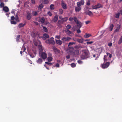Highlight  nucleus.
Here are the masks:
<instances>
[{"instance_id":"obj_59","label":"nucleus","mask_w":122,"mask_h":122,"mask_svg":"<svg viewBox=\"0 0 122 122\" xmlns=\"http://www.w3.org/2000/svg\"><path fill=\"white\" fill-rule=\"evenodd\" d=\"M31 2L33 4H35V0H31Z\"/></svg>"},{"instance_id":"obj_47","label":"nucleus","mask_w":122,"mask_h":122,"mask_svg":"<svg viewBox=\"0 0 122 122\" xmlns=\"http://www.w3.org/2000/svg\"><path fill=\"white\" fill-rule=\"evenodd\" d=\"M76 66V64L74 63H72L71 64V66L72 67H74Z\"/></svg>"},{"instance_id":"obj_16","label":"nucleus","mask_w":122,"mask_h":122,"mask_svg":"<svg viewBox=\"0 0 122 122\" xmlns=\"http://www.w3.org/2000/svg\"><path fill=\"white\" fill-rule=\"evenodd\" d=\"M3 10L6 12H8L9 11V8L7 6H5L3 8Z\"/></svg>"},{"instance_id":"obj_53","label":"nucleus","mask_w":122,"mask_h":122,"mask_svg":"<svg viewBox=\"0 0 122 122\" xmlns=\"http://www.w3.org/2000/svg\"><path fill=\"white\" fill-rule=\"evenodd\" d=\"M91 22V21H87L85 22L86 24V25H87L89 24V23H90Z\"/></svg>"},{"instance_id":"obj_23","label":"nucleus","mask_w":122,"mask_h":122,"mask_svg":"<svg viewBox=\"0 0 122 122\" xmlns=\"http://www.w3.org/2000/svg\"><path fill=\"white\" fill-rule=\"evenodd\" d=\"M122 43V36H121V38L118 42V44L120 45Z\"/></svg>"},{"instance_id":"obj_61","label":"nucleus","mask_w":122,"mask_h":122,"mask_svg":"<svg viewBox=\"0 0 122 122\" xmlns=\"http://www.w3.org/2000/svg\"><path fill=\"white\" fill-rule=\"evenodd\" d=\"M59 18L61 20H63V18H62V16H59Z\"/></svg>"},{"instance_id":"obj_1","label":"nucleus","mask_w":122,"mask_h":122,"mask_svg":"<svg viewBox=\"0 0 122 122\" xmlns=\"http://www.w3.org/2000/svg\"><path fill=\"white\" fill-rule=\"evenodd\" d=\"M82 52V55L81 56V59H84L88 57L89 55V51L86 50H83Z\"/></svg>"},{"instance_id":"obj_8","label":"nucleus","mask_w":122,"mask_h":122,"mask_svg":"<svg viewBox=\"0 0 122 122\" xmlns=\"http://www.w3.org/2000/svg\"><path fill=\"white\" fill-rule=\"evenodd\" d=\"M84 2L83 0H81V1L77 3V6L78 7H80L81 5H83L84 4Z\"/></svg>"},{"instance_id":"obj_64","label":"nucleus","mask_w":122,"mask_h":122,"mask_svg":"<svg viewBox=\"0 0 122 122\" xmlns=\"http://www.w3.org/2000/svg\"><path fill=\"white\" fill-rule=\"evenodd\" d=\"M120 14L121 15H122V9L120 11Z\"/></svg>"},{"instance_id":"obj_14","label":"nucleus","mask_w":122,"mask_h":122,"mask_svg":"<svg viewBox=\"0 0 122 122\" xmlns=\"http://www.w3.org/2000/svg\"><path fill=\"white\" fill-rule=\"evenodd\" d=\"M56 43L58 45H61L62 43V41L60 40H56Z\"/></svg>"},{"instance_id":"obj_50","label":"nucleus","mask_w":122,"mask_h":122,"mask_svg":"<svg viewBox=\"0 0 122 122\" xmlns=\"http://www.w3.org/2000/svg\"><path fill=\"white\" fill-rule=\"evenodd\" d=\"M94 42L92 41H90V42H86V44H91L93 43Z\"/></svg>"},{"instance_id":"obj_54","label":"nucleus","mask_w":122,"mask_h":122,"mask_svg":"<svg viewBox=\"0 0 122 122\" xmlns=\"http://www.w3.org/2000/svg\"><path fill=\"white\" fill-rule=\"evenodd\" d=\"M11 19L12 20H14L15 19V18L14 16H12L11 17Z\"/></svg>"},{"instance_id":"obj_49","label":"nucleus","mask_w":122,"mask_h":122,"mask_svg":"<svg viewBox=\"0 0 122 122\" xmlns=\"http://www.w3.org/2000/svg\"><path fill=\"white\" fill-rule=\"evenodd\" d=\"M86 5L88 6H89L90 5V1L89 0H88V1L86 3Z\"/></svg>"},{"instance_id":"obj_46","label":"nucleus","mask_w":122,"mask_h":122,"mask_svg":"<svg viewBox=\"0 0 122 122\" xmlns=\"http://www.w3.org/2000/svg\"><path fill=\"white\" fill-rule=\"evenodd\" d=\"M48 15L50 16H51L52 15V14L51 13L50 11H48L47 12Z\"/></svg>"},{"instance_id":"obj_42","label":"nucleus","mask_w":122,"mask_h":122,"mask_svg":"<svg viewBox=\"0 0 122 122\" xmlns=\"http://www.w3.org/2000/svg\"><path fill=\"white\" fill-rule=\"evenodd\" d=\"M10 22L11 24H16V22L14 21H11Z\"/></svg>"},{"instance_id":"obj_12","label":"nucleus","mask_w":122,"mask_h":122,"mask_svg":"<svg viewBox=\"0 0 122 122\" xmlns=\"http://www.w3.org/2000/svg\"><path fill=\"white\" fill-rule=\"evenodd\" d=\"M32 15L31 14L29 13H27L26 18L28 20H30L31 18Z\"/></svg>"},{"instance_id":"obj_60","label":"nucleus","mask_w":122,"mask_h":122,"mask_svg":"<svg viewBox=\"0 0 122 122\" xmlns=\"http://www.w3.org/2000/svg\"><path fill=\"white\" fill-rule=\"evenodd\" d=\"M66 58L67 59H69L70 58V56L69 55H68L66 56Z\"/></svg>"},{"instance_id":"obj_20","label":"nucleus","mask_w":122,"mask_h":122,"mask_svg":"<svg viewBox=\"0 0 122 122\" xmlns=\"http://www.w3.org/2000/svg\"><path fill=\"white\" fill-rule=\"evenodd\" d=\"M25 25V23H24V24H23L22 23H20L18 25V27L19 28H20L24 27Z\"/></svg>"},{"instance_id":"obj_56","label":"nucleus","mask_w":122,"mask_h":122,"mask_svg":"<svg viewBox=\"0 0 122 122\" xmlns=\"http://www.w3.org/2000/svg\"><path fill=\"white\" fill-rule=\"evenodd\" d=\"M55 38L58 39H59L60 38V36H56Z\"/></svg>"},{"instance_id":"obj_17","label":"nucleus","mask_w":122,"mask_h":122,"mask_svg":"<svg viewBox=\"0 0 122 122\" xmlns=\"http://www.w3.org/2000/svg\"><path fill=\"white\" fill-rule=\"evenodd\" d=\"M77 41L78 42L82 43L83 42L84 40L83 38L81 39H77Z\"/></svg>"},{"instance_id":"obj_11","label":"nucleus","mask_w":122,"mask_h":122,"mask_svg":"<svg viewBox=\"0 0 122 122\" xmlns=\"http://www.w3.org/2000/svg\"><path fill=\"white\" fill-rule=\"evenodd\" d=\"M49 37V36L46 33H45L43 35V36L42 38L43 40H45L47 38H48Z\"/></svg>"},{"instance_id":"obj_44","label":"nucleus","mask_w":122,"mask_h":122,"mask_svg":"<svg viewBox=\"0 0 122 122\" xmlns=\"http://www.w3.org/2000/svg\"><path fill=\"white\" fill-rule=\"evenodd\" d=\"M75 44V43L74 42H70L69 43L68 46H71Z\"/></svg>"},{"instance_id":"obj_36","label":"nucleus","mask_w":122,"mask_h":122,"mask_svg":"<svg viewBox=\"0 0 122 122\" xmlns=\"http://www.w3.org/2000/svg\"><path fill=\"white\" fill-rule=\"evenodd\" d=\"M43 5L42 4H41L39 5V6L38 7V9H42L43 8Z\"/></svg>"},{"instance_id":"obj_39","label":"nucleus","mask_w":122,"mask_h":122,"mask_svg":"<svg viewBox=\"0 0 122 122\" xmlns=\"http://www.w3.org/2000/svg\"><path fill=\"white\" fill-rule=\"evenodd\" d=\"M106 54H107V56H109V57L110 58H111L112 56V55L111 54L109 53L108 52H107Z\"/></svg>"},{"instance_id":"obj_38","label":"nucleus","mask_w":122,"mask_h":122,"mask_svg":"<svg viewBox=\"0 0 122 122\" xmlns=\"http://www.w3.org/2000/svg\"><path fill=\"white\" fill-rule=\"evenodd\" d=\"M45 20V19L44 17H42L41 19V22L42 23H43L44 22Z\"/></svg>"},{"instance_id":"obj_22","label":"nucleus","mask_w":122,"mask_h":122,"mask_svg":"<svg viewBox=\"0 0 122 122\" xmlns=\"http://www.w3.org/2000/svg\"><path fill=\"white\" fill-rule=\"evenodd\" d=\"M59 14L60 15L62 14L63 13V10L62 9H59Z\"/></svg>"},{"instance_id":"obj_9","label":"nucleus","mask_w":122,"mask_h":122,"mask_svg":"<svg viewBox=\"0 0 122 122\" xmlns=\"http://www.w3.org/2000/svg\"><path fill=\"white\" fill-rule=\"evenodd\" d=\"M71 39V38L68 37H64L61 39V40L63 41V42H64L66 41H69Z\"/></svg>"},{"instance_id":"obj_52","label":"nucleus","mask_w":122,"mask_h":122,"mask_svg":"<svg viewBox=\"0 0 122 122\" xmlns=\"http://www.w3.org/2000/svg\"><path fill=\"white\" fill-rule=\"evenodd\" d=\"M78 63L79 64H81L82 63V62L80 60H78L77 61Z\"/></svg>"},{"instance_id":"obj_33","label":"nucleus","mask_w":122,"mask_h":122,"mask_svg":"<svg viewBox=\"0 0 122 122\" xmlns=\"http://www.w3.org/2000/svg\"><path fill=\"white\" fill-rule=\"evenodd\" d=\"M52 60V58L51 57H49L47 58L48 61L49 62L51 61Z\"/></svg>"},{"instance_id":"obj_58","label":"nucleus","mask_w":122,"mask_h":122,"mask_svg":"<svg viewBox=\"0 0 122 122\" xmlns=\"http://www.w3.org/2000/svg\"><path fill=\"white\" fill-rule=\"evenodd\" d=\"M55 66L58 67H59V65L58 63H56V64Z\"/></svg>"},{"instance_id":"obj_21","label":"nucleus","mask_w":122,"mask_h":122,"mask_svg":"<svg viewBox=\"0 0 122 122\" xmlns=\"http://www.w3.org/2000/svg\"><path fill=\"white\" fill-rule=\"evenodd\" d=\"M86 14L89 15L91 16L93 15V14L91 11H88L86 12Z\"/></svg>"},{"instance_id":"obj_43","label":"nucleus","mask_w":122,"mask_h":122,"mask_svg":"<svg viewBox=\"0 0 122 122\" xmlns=\"http://www.w3.org/2000/svg\"><path fill=\"white\" fill-rule=\"evenodd\" d=\"M15 19L16 20V21H17L19 20V18L17 14H16L15 16Z\"/></svg>"},{"instance_id":"obj_5","label":"nucleus","mask_w":122,"mask_h":122,"mask_svg":"<svg viewBox=\"0 0 122 122\" xmlns=\"http://www.w3.org/2000/svg\"><path fill=\"white\" fill-rule=\"evenodd\" d=\"M110 62H106V63H104L102 65V67L103 69L107 68L110 65Z\"/></svg>"},{"instance_id":"obj_6","label":"nucleus","mask_w":122,"mask_h":122,"mask_svg":"<svg viewBox=\"0 0 122 122\" xmlns=\"http://www.w3.org/2000/svg\"><path fill=\"white\" fill-rule=\"evenodd\" d=\"M75 23L77 25V28L78 29H80L82 25V23L81 22L79 21L78 20Z\"/></svg>"},{"instance_id":"obj_4","label":"nucleus","mask_w":122,"mask_h":122,"mask_svg":"<svg viewBox=\"0 0 122 122\" xmlns=\"http://www.w3.org/2000/svg\"><path fill=\"white\" fill-rule=\"evenodd\" d=\"M61 5L62 8L64 9H66L67 8V5L63 0L61 1Z\"/></svg>"},{"instance_id":"obj_57","label":"nucleus","mask_w":122,"mask_h":122,"mask_svg":"<svg viewBox=\"0 0 122 122\" xmlns=\"http://www.w3.org/2000/svg\"><path fill=\"white\" fill-rule=\"evenodd\" d=\"M92 8H93L94 9H96L98 8L96 5L95 6H93Z\"/></svg>"},{"instance_id":"obj_15","label":"nucleus","mask_w":122,"mask_h":122,"mask_svg":"<svg viewBox=\"0 0 122 122\" xmlns=\"http://www.w3.org/2000/svg\"><path fill=\"white\" fill-rule=\"evenodd\" d=\"M43 61L42 59L41 58H39L36 61L37 63L39 64H41Z\"/></svg>"},{"instance_id":"obj_55","label":"nucleus","mask_w":122,"mask_h":122,"mask_svg":"<svg viewBox=\"0 0 122 122\" xmlns=\"http://www.w3.org/2000/svg\"><path fill=\"white\" fill-rule=\"evenodd\" d=\"M112 43L111 42H110L108 43V46H110L111 47L112 46Z\"/></svg>"},{"instance_id":"obj_37","label":"nucleus","mask_w":122,"mask_h":122,"mask_svg":"<svg viewBox=\"0 0 122 122\" xmlns=\"http://www.w3.org/2000/svg\"><path fill=\"white\" fill-rule=\"evenodd\" d=\"M66 29H69L71 28V26L70 25H68L66 26Z\"/></svg>"},{"instance_id":"obj_10","label":"nucleus","mask_w":122,"mask_h":122,"mask_svg":"<svg viewBox=\"0 0 122 122\" xmlns=\"http://www.w3.org/2000/svg\"><path fill=\"white\" fill-rule=\"evenodd\" d=\"M69 20L70 21H72L73 20H74L75 22H76L78 20L77 18L76 17H70L69 19Z\"/></svg>"},{"instance_id":"obj_30","label":"nucleus","mask_w":122,"mask_h":122,"mask_svg":"<svg viewBox=\"0 0 122 122\" xmlns=\"http://www.w3.org/2000/svg\"><path fill=\"white\" fill-rule=\"evenodd\" d=\"M68 18L67 17L63 18V19L62 20V22L63 23L64 22H66Z\"/></svg>"},{"instance_id":"obj_35","label":"nucleus","mask_w":122,"mask_h":122,"mask_svg":"<svg viewBox=\"0 0 122 122\" xmlns=\"http://www.w3.org/2000/svg\"><path fill=\"white\" fill-rule=\"evenodd\" d=\"M20 35H18L16 37V41L17 42H19V40L20 39Z\"/></svg>"},{"instance_id":"obj_45","label":"nucleus","mask_w":122,"mask_h":122,"mask_svg":"<svg viewBox=\"0 0 122 122\" xmlns=\"http://www.w3.org/2000/svg\"><path fill=\"white\" fill-rule=\"evenodd\" d=\"M45 63L50 66H51L52 64V63H50L47 62H46Z\"/></svg>"},{"instance_id":"obj_19","label":"nucleus","mask_w":122,"mask_h":122,"mask_svg":"<svg viewBox=\"0 0 122 122\" xmlns=\"http://www.w3.org/2000/svg\"><path fill=\"white\" fill-rule=\"evenodd\" d=\"M81 9V8L80 7H76L75 8V10L76 12H77L80 10Z\"/></svg>"},{"instance_id":"obj_2","label":"nucleus","mask_w":122,"mask_h":122,"mask_svg":"<svg viewBox=\"0 0 122 122\" xmlns=\"http://www.w3.org/2000/svg\"><path fill=\"white\" fill-rule=\"evenodd\" d=\"M54 39L53 37H51L50 39L46 40L45 41L46 43L49 44L54 45L55 44V42L54 40Z\"/></svg>"},{"instance_id":"obj_29","label":"nucleus","mask_w":122,"mask_h":122,"mask_svg":"<svg viewBox=\"0 0 122 122\" xmlns=\"http://www.w3.org/2000/svg\"><path fill=\"white\" fill-rule=\"evenodd\" d=\"M120 13L119 12L116 14L115 16V17L116 18H118L120 15Z\"/></svg>"},{"instance_id":"obj_41","label":"nucleus","mask_w":122,"mask_h":122,"mask_svg":"<svg viewBox=\"0 0 122 122\" xmlns=\"http://www.w3.org/2000/svg\"><path fill=\"white\" fill-rule=\"evenodd\" d=\"M30 56L32 58H33L35 56L36 54L35 53L34 54H30Z\"/></svg>"},{"instance_id":"obj_18","label":"nucleus","mask_w":122,"mask_h":122,"mask_svg":"<svg viewBox=\"0 0 122 122\" xmlns=\"http://www.w3.org/2000/svg\"><path fill=\"white\" fill-rule=\"evenodd\" d=\"M91 36V35L89 34L86 33L84 36V37L85 38H87Z\"/></svg>"},{"instance_id":"obj_3","label":"nucleus","mask_w":122,"mask_h":122,"mask_svg":"<svg viewBox=\"0 0 122 122\" xmlns=\"http://www.w3.org/2000/svg\"><path fill=\"white\" fill-rule=\"evenodd\" d=\"M39 55L43 59H46L47 57V55L46 54L43 52H42L41 53H39Z\"/></svg>"},{"instance_id":"obj_62","label":"nucleus","mask_w":122,"mask_h":122,"mask_svg":"<svg viewBox=\"0 0 122 122\" xmlns=\"http://www.w3.org/2000/svg\"><path fill=\"white\" fill-rule=\"evenodd\" d=\"M119 30V28H118V29L117 28V29H116L115 30V32H117V31H118Z\"/></svg>"},{"instance_id":"obj_7","label":"nucleus","mask_w":122,"mask_h":122,"mask_svg":"<svg viewBox=\"0 0 122 122\" xmlns=\"http://www.w3.org/2000/svg\"><path fill=\"white\" fill-rule=\"evenodd\" d=\"M52 49L55 54H58L60 52V51L55 46H53L52 47Z\"/></svg>"},{"instance_id":"obj_63","label":"nucleus","mask_w":122,"mask_h":122,"mask_svg":"<svg viewBox=\"0 0 122 122\" xmlns=\"http://www.w3.org/2000/svg\"><path fill=\"white\" fill-rule=\"evenodd\" d=\"M28 61H29V62L31 64H32V61L30 60L29 59H28Z\"/></svg>"},{"instance_id":"obj_32","label":"nucleus","mask_w":122,"mask_h":122,"mask_svg":"<svg viewBox=\"0 0 122 122\" xmlns=\"http://www.w3.org/2000/svg\"><path fill=\"white\" fill-rule=\"evenodd\" d=\"M65 31L66 33L69 34H71V31L69 30V29L67 30L66 29V30H65Z\"/></svg>"},{"instance_id":"obj_51","label":"nucleus","mask_w":122,"mask_h":122,"mask_svg":"<svg viewBox=\"0 0 122 122\" xmlns=\"http://www.w3.org/2000/svg\"><path fill=\"white\" fill-rule=\"evenodd\" d=\"M77 32L78 33H81V31L79 29L76 30Z\"/></svg>"},{"instance_id":"obj_31","label":"nucleus","mask_w":122,"mask_h":122,"mask_svg":"<svg viewBox=\"0 0 122 122\" xmlns=\"http://www.w3.org/2000/svg\"><path fill=\"white\" fill-rule=\"evenodd\" d=\"M107 56L105 55L103 58L104 60V62L107 61Z\"/></svg>"},{"instance_id":"obj_40","label":"nucleus","mask_w":122,"mask_h":122,"mask_svg":"<svg viewBox=\"0 0 122 122\" xmlns=\"http://www.w3.org/2000/svg\"><path fill=\"white\" fill-rule=\"evenodd\" d=\"M4 6V4L2 2H0V7L1 8V7H3V8L4 7H5V6Z\"/></svg>"},{"instance_id":"obj_13","label":"nucleus","mask_w":122,"mask_h":122,"mask_svg":"<svg viewBox=\"0 0 122 122\" xmlns=\"http://www.w3.org/2000/svg\"><path fill=\"white\" fill-rule=\"evenodd\" d=\"M58 19V16L57 15H56L54 16L52 20L54 22H56L57 21Z\"/></svg>"},{"instance_id":"obj_25","label":"nucleus","mask_w":122,"mask_h":122,"mask_svg":"<svg viewBox=\"0 0 122 122\" xmlns=\"http://www.w3.org/2000/svg\"><path fill=\"white\" fill-rule=\"evenodd\" d=\"M114 27V25L113 24L110 25L109 27L110 30L111 31H112Z\"/></svg>"},{"instance_id":"obj_28","label":"nucleus","mask_w":122,"mask_h":122,"mask_svg":"<svg viewBox=\"0 0 122 122\" xmlns=\"http://www.w3.org/2000/svg\"><path fill=\"white\" fill-rule=\"evenodd\" d=\"M32 14L33 16H36L38 15V13L36 11H33Z\"/></svg>"},{"instance_id":"obj_48","label":"nucleus","mask_w":122,"mask_h":122,"mask_svg":"<svg viewBox=\"0 0 122 122\" xmlns=\"http://www.w3.org/2000/svg\"><path fill=\"white\" fill-rule=\"evenodd\" d=\"M58 23L59 24H60L61 23H63V22H62V20H58Z\"/></svg>"},{"instance_id":"obj_27","label":"nucleus","mask_w":122,"mask_h":122,"mask_svg":"<svg viewBox=\"0 0 122 122\" xmlns=\"http://www.w3.org/2000/svg\"><path fill=\"white\" fill-rule=\"evenodd\" d=\"M42 2L44 4H47L48 3V1L47 0H42Z\"/></svg>"},{"instance_id":"obj_26","label":"nucleus","mask_w":122,"mask_h":122,"mask_svg":"<svg viewBox=\"0 0 122 122\" xmlns=\"http://www.w3.org/2000/svg\"><path fill=\"white\" fill-rule=\"evenodd\" d=\"M50 9L51 10H53L54 9V5L53 4H51L50 6Z\"/></svg>"},{"instance_id":"obj_34","label":"nucleus","mask_w":122,"mask_h":122,"mask_svg":"<svg viewBox=\"0 0 122 122\" xmlns=\"http://www.w3.org/2000/svg\"><path fill=\"white\" fill-rule=\"evenodd\" d=\"M43 30H44L45 32H47L48 31L47 28L45 26H43Z\"/></svg>"},{"instance_id":"obj_24","label":"nucleus","mask_w":122,"mask_h":122,"mask_svg":"<svg viewBox=\"0 0 122 122\" xmlns=\"http://www.w3.org/2000/svg\"><path fill=\"white\" fill-rule=\"evenodd\" d=\"M96 5L98 8H102L103 7V5L100 3H98Z\"/></svg>"}]
</instances>
